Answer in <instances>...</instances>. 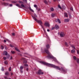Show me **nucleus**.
Here are the masks:
<instances>
[{
	"label": "nucleus",
	"mask_w": 79,
	"mask_h": 79,
	"mask_svg": "<svg viewBox=\"0 0 79 79\" xmlns=\"http://www.w3.org/2000/svg\"><path fill=\"white\" fill-rule=\"evenodd\" d=\"M40 62V63H41V64H43L44 65H46V66H47L49 67H50V66H52V67H53V68H56V69H59V70H60L61 71H63L64 73H67V70H66V69L65 68H61V69L60 68H59V67L57 66H55L53 64H48V63H47L45 62L41 61Z\"/></svg>",
	"instance_id": "obj_1"
},
{
	"label": "nucleus",
	"mask_w": 79,
	"mask_h": 79,
	"mask_svg": "<svg viewBox=\"0 0 79 79\" xmlns=\"http://www.w3.org/2000/svg\"><path fill=\"white\" fill-rule=\"evenodd\" d=\"M45 51L48 55V56L47 57L48 58H52L55 61L57 62V63H58V61H57L56 59L52 55V54L50 53V52H49V51L48 49H45Z\"/></svg>",
	"instance_id": "obj_2"
},
{
	"label": "nucleus",
	"mask_w": 79,
	"mask_h": 79,
	"mask_svg": "<svg viewBox=\"0 0 79 79\" xmlns=\"http://www.w3.org/2000/svg\"><path fill=\"white\" fill-rule=\"evenodd\" d=\"M31 16L33 18V19H34V20L35 21H36V22H37V23H38V24H40V25L41 26L42 28L43 29L44 32H45V31L44 30V27H43L42 26V25H41V24H42V21H41V20H37V19H36V18H35V17L34 16H33V15H31Z\"/></svg>",
	"instance_id": "obj_3"
},
{
	"label": "nucleus",
	"mask_w": 79,
	"mask_h": 79,
	"mask_svg": "<svg viewBox=\"0 0 79 79\" xmlns=\"http://www.w3.org/2000/svg\"><path fill=\"white\" fill-rule=\"evenodd\" d=\"M36 73L37 74H39V75H42V74H44V73L43 72H42V70H39L38 72H36Z\"/></svg>",
	"instance_id": "obj_4"
},
{
	"label": "nucleus",
	"mask_w": 79,
	"mask_h": 79,
	"mask_svg": "<svg viewBox=\"0 0 79 79\" xmlns=\"http://www.w3.org/2000/svg\"><path fill=\"white\" fill-rule=\"evenodd\" d=\"M19 3H21V6H22V7H23V8H25V6H24V4H24V2H23L21 1H19Z\"/></svg>",
	"instance_id": "obj_5"
},
{
	"label": "nucleus",
	"mask_w": 79,
	"mask_h": 79,
	"mask_svg": "<svg viewBox=\"0 0 79 79\" xmlns=\"http://www.w3.org/2000/svg\"><path fill=\"white\" fill-rule=\"evenodd\" d=\"M45 26H46L47 27H50V24L48 22H46L45 23Z\"/></svg>",
	"instance_id": "obj_6"
},
{
	"label": "nucleus",
	"mask_w": 79,
	"mask_h": 79,
	"mask_svg": "<svg viewBox=\"0 0 79 79\" xmlns=\"http://www.w3.org/2000/svg\"><path fill=\"white\" fill-rule=\"evenodd\" d=\"M55 28L56 29H59L60 27L58 25H55Z\"/></svg>",
	"instance_id": "obj_7"
},
{
	"label": "nucleus",
	"mask_w": 79,
	"mask_h": 79,
	"mask_svg": "<svg viewBox=\"0 0 79 79\" xmlns=\"http://www.w3.org/2000/svg\"><path fill=\"white\" fill-rule=\"evenodd\" d=\"M64 35V34L63 32H61L60 33V37H63Z\"/></svg>",
	"instance_id": "obj_8"
},
{
	"label": "nucleus",
	"mask_w": 79,
	"mask_h": 79,
	"mask_svg": "<svg viewBox=\"0 0 79 79\" xmlns=\"http://www.w3.org/2000/svg\"><path fill=\"white\" fill-rule=\"evenodd\" d=\"M16 6H18L19 8H22V7H21V6L19 5V4L17 3L15 4Z\"/></svg>",
	"instance_id": "obj_9"
},
{
	"label": "nucleus",
	"mask_w": 79,
	"mask_h": 79,
	"mask_svg": "<svg viewBox=\"0 0 79 79\" xmlns=\"http://www.w3.org/2000/svg\"><path fill=\"white\" fill-rule=\"evenodd\" d=\"M29 10H30V11H31V12H32L33 13H34V10L31 9V6H30V7H29Z\"/></svg>",
	"instance_id": "obj_10"
},
{
	"label": "nucleus",
	"mask_w": 79,
	"mask_h": 79,
	"mask_svg": "<svg viewBox=\"0 0 79 79\" xmlns=\"http://www.w3.org/2000/svg\"><path fill=\"white\" fill-rule=\"evenodd\" d=\"M64 16L65 17H66V18H68V14L67 13H64Z\"/></svg>",
	"instance_id": "obj_11"
},
{
	"label": "nucleus",
	"mask_w": 79,
	"mask_h": 79,
	"mask_svg": "<svg viewBox=\"0 0 79 79\" xmlns=\"http://www.w3.org/2000/svg\"><path fill=\"white\" fill-rule=\"evenodd\" d=\"M69 19H64V22H65V23H66V22H69Z\"/></svg>",
	"instance_id": "obj_12"
},
{
	"label": "nucleus",
	"mask_w": 79,
	"mask_h": 79,
	"mask_svg": "<svg viewBox=\"0 0 79 79\" xmlns=\"http://www.w3.org/2000/svg\"><path fill=\"white\" fill-rule=\"evenodd\" d=\"M7 54H8V53L7 52L4 51V53L3 54V55H7Z\"/></svg>",
	"instance_id": "obj_13"
},
{
	"label": "nucleus",
	"mask_w": 79,
	"mask_h": 79,
	"mask_svg": "<svg viewBox=\"0 0 79 79\" xmlns=\"http://www.w3.org/2000/svg\"><path fill=\"white\" fill-rule=\"evenodd\" d=\"M10 74V73H9V72H6L5 73V75L6 76H8V75H9Z\"/></svg>",
	"instance_id": "obj_14"
},
{
	"label": "nucleus",
	"mask_w": 79,
	"mask_h": 79,
	"mask_svg": "<svg viewBox=\"0 0 79 79\" xmlns=\"http://www.w3.org/2000/svg\"><path fill=\"white\" fill-rule=\"evenodd\" d=\"M15 49L16 51H17V52H20V51L19 50V49H18V48H17L15 47Z\"/></svg>",
	"instance_id": "obj_15"
},
{
	"label": "nucleus",
	"mask_w": 79,
	"mask_h": 79,
	"mask_svg": "<svg viewBox=\"0 0 79 79\" xmlns=\"http://www.w3.org/2000/svg\"><path fill=\"white\" fill-rule=\"evenodd\" d=\"M75 50L74 49H73L71 51V52L72 53H75Z\"/></svg>",
	"instance_id": "obj_16"
},
{
	"label": "nucleus",
	"mask_w": 79,
	"mask_h": 79,
	"mask_svg": "<svg viewBox=\"0 0 79 79\" xmlns=\"http://www.w3.org/2000/svg\"><path fill=\"white\" fill-rule=\"evenodd\" d=\"M46 47L47 48H50V45L49 44L47 45Z\"/></svg>",
	"instance_id": "obj_17"
},
{
	"label": "nucleus",
	"mask_w": 79,
	"mask_h": 79,
	"mask_svg": "<svg viewBox=\"0 0 79 79\" xmlns=\"http://www.w3.org/2000/svg\"><path fill=\"white\" fill-rule=\"evenodd\" d=\"M71 47L72 48H73L74 49H76V48H75V47H74V45H71Z\"/></svg>",
	"instance_id": "obj_18"
},
{
	"label": "nucleus",
	"mask_w": 79,
	"mask_h": 79,
	"mask_svg": "<svg viewBox=\"0 0 79 79\" xmlns=\"http://www.w3.org/2000/svg\"><path fill=\"white\" fill-rule=\"evenodd\" d=\"M51 11H53L54 10V9L53 7H51Z\"/></svg>",
	"instance_id": "obj_19"
},
{
	"label": "nucleus",
	"mask_w": 79,
	"mask_h": 79,
	"mask_svg": "<svg viewBox=\"0 0 79 79\" xmlns=\"http://www.w3.org/2000/svg\"><path fill=\"white\" fill-rule=\"evenodd\" d=\"M57 21L60 24L61 23V21H60V19H57Z\"/></svg>",
	"instance_id": "obj_20"
},
{
	"label": "nucleus",
	"mask_w": 79,
	"mask_h": 79,
	"mask_svg": "<svg viewBox=\"0 0 79 79\" xmlns=\"http://www.w3.org/2000/svg\"><path fill=\"white\" fill-rule=\"evenodd\" d=\"M4 63L5 64H8V61H5L4 62Z\"/></svg>",
	"instance_id": "obj_21"
},
{
	"label": "nucleus",
	"mask_w": 79,
	"mask_h": 79,
	"mask_svg": "<svg viewBox=\"0 0 79 79\" xmlns=\"http://www.w3.org/2000/svg\"><path fill=\"white\" fill-rule=\"evenodd\" d=\"M65 45H66V46L67 47L68 46V43H67L66 42H65Z\"/></svg>",
	"instance_id": "obj_22"
},
{
	"label": "nucleus",
	"mask_w": 79,
	"mask_h": 79,
	"mask_svg": "<svg viewBox=\"0 0 79 79\" xmlns=\"http://www.w3.org/2000/svg\"><path fill=\"white\" fill-rule=\"evenodd\" d=\"M23 1V2H25V3H27V0H22Z\"/></svg>",
	"instance_id": "obj_23"
},
{
	"label": "nucleus",
	"mask_w": 79,
	"mask_h": 79,
	"mask_svg": "<svg viewBox=\"0 0 79 79\" xmlns=\"http://www.w3.org/2000/svg\"><path fill=\"white\" fill-rule=\"evenodd\" d=\"M77 63H78V64H79V59H77Z\"/></svg>",
	"instance_id": "obj_24"
},
{
	"label": "nucleus",
	"mask_w": 79,
	"mask_h": 79,
	"mask_svg": "<svg viewBox=\"0 0 79 79\" xmlns=\"http://www.w3.org/2000/svg\"><path fill=\"white\" fill-rule=\"evenodd\" d=\"M34 7H35V8H36V10H37V5H35L34 6Z\"/></svg>",
	"instance_id": "obj_25"
},
{
	"label": "nucleus",
	"mask_w": 79,
	"mask_h": 79,
	"mask_svg": "<svg viewBox=\"0 0 79 79\" xmlns=\"http://www.w3.org/2000/svg\"><path fill=\"white\" fill-rule=\"evenodd\" d=\"M58 7L59 8H60V9H61V8H61V6H60V5H58Z\"/></svg>",
	"instance_id": "obj_26"
},
{
	"label": "nucleus",
	"mask_w": 79,
	"mask_h": 79,
	"mask_svg": "<svg viewBox=\"0 0 79 79\" xmlns=\"http://www.w3.org/2000/svg\"><path fill=\"white\" fill-rule=\"evenodd\" d=\"M69 18L70 19H71V18H72V16H71V14L69 15Z\"/></svg>",
	"instance_id": "obj_27"
},
{
	"label": "nucleus",
	"mask_w": 79,
	"mask_h": 79,
	"mask_svg": "<svg viewBox=\"0 0 79 79\" xmlns=\"http://www.w3.org/2000/svg\"><path fill=\"white\" fill-rule=\"evenodd\" d=\"M51 16H52V17H54V16H55V14H52L51 15Z\"/></svg>",
	"instance_id": "obj_28"
},
{
	"label": "nucleus",
	"mask_w": 79,
	"mask_h": 79,
	"mask_svg": "<svg viewBox=\"0 0 79 79\" xmlns=\"http://www.w3.org/2000/svg\"><path fill=\"white\" fill-rule=\"evenodd\" d=\"M11 52L12 53V54H15V51H11Z\"/></svg>",
	"instance_id": "obj_29"
},
{
	"label": "nucleus",
	"mask_w": 79,
	"mask_h": 79,
	"mask_svg": "<svg viewBox=\"0 0 79 79\" xmlns=\"http://www.w3.org/2000/svg\"><path fill=\"white\" fill-rule=\"evenodd\" d=\"M10 57V55H9L7 56V59H9Z\"/></svg>",
	"instance_id": "obj_30"
},
{
	"label": "nucleus",
	"mask_w": 79,
	"mask_h": 79,
	"mask_svg": "<svg viewBox=\"0 0 79 79\" xmlns=\"http://www.w3.org/2000/svg\"><path fill=\"white\" fill-rule=\"evenodd\" d=\"M20 69H21L22 70L23 69V67L22 66H20Z\"/></svg>",
	"instance_id": "obj_31"
},
{
	"label": "nucleus",
	"mask_w": 79,
	"mask_h": 79,
	"mask_svg": "<svg viewBox=\"0 0 79 79\" xmlns=\"http://www.w3.org/2000/svg\"><path fill=\"white\" fill-rule=\"evenodd\" d=\"M1 48L2 49H4V47L2 45L1 46Z\"/></svg>",
	"instance_id": "obj_32"
},
{
	"label": "nucleus",
	"mask_w": 79,
	"mask_h": 79,
	"mask_svg": "<svg viewBox=\"0 0 79 79\" xmlns=\"http://www.w3.org/2000/svg\"><path fill=\"white\" fill-rule=\"evenodd\" d=\"M11 67H10L9 69V71H11Z\"/></svg>",
	"instance_id": "obj_33"
},
{
	"label": "nucleus",
	"mask_w": 79,
	"mask_h": 79,
	"mask_svg": "<svg viewBox=\"0 0 79 79\" xmlns=\"http://www.w3.org/2000/svg\"><path fill=\"white\" fill-rule=\"evenodd\" d=\"M13 3H17V1H14L12 2Z\"/></svg>",
	"instance_id": "obj_34"
},
{
	"label": "nucleus",
	"mask_w": 79,
	"mask_h": 79,
	"mask_svg": "<svg viewBox=\"0 0 79 79\" xmlns=\"http://www.w3.org/2000/svg\"><path fill=\"white\" fill-rule=\"evenodd\" d=\"M27 61L26 60H24L23 61V62L24 63H27Z\"/></svg>",
	"instance_id": "obj_35"
},
{
	"label": "nucleus",
	"mask_w": 79,
	"mask_h": 79,
	"mask_svg": "<svg viewBox=\"0 0 79 79\" xmlns=\"http://www.w3.org/2000/svg\"><path fill=\"white\" fill-rule=\"evenodd\" d=\"M12 34L13 36H15V33H13Z\"/></svg>",
	"instance_id": "obj_36"
},
{
	"label": "nucleus",
	"mask_w": 79,
	"mask_h": 79,
	"mask_svg": "<svg viewBox=\"0 0 79 79\" xmlns=\"http://www.w3.org/2000/svg\"><path fill=\"white\" fill-rule=\"evenodd\" d=\"M44 2L46 4H47V1L46 0H44Z\"/></svg>",
	"instance_id": "obj_37"
},
{
	"label": "nucleus",
	"mask_w": 79,
	"mask_h": 79,
	"mask_svg": "<svg viewBox=\"0 0 79 79\" xmlns=\"http://www.w3.org/2000/svg\"><path fill=\"white\" fill-rule=\"evenodd\" d=\"M34 16H35V17H36V18H37V15H36L35 14H34Z\"/></svg>",
	"instance_id": "obj_38"
},
{
	"label": "nucleus",
	"mask_w": 79,
	"mask_h": 79,
	"mask_svg": "<svg viewBox=\"0 0 79 79\" xmlns=\"http://www.w3.org/2000/svg\"><path fill=\"white\" fill-rule=\"evenodd\" d=\"M10 46L12 48H13V47H14V46H13L12 44H10Z\"/></svg>",
	"instance_id": "obj_39"
},
{
	"label": "nucleus",
	"mask_w": 79,
	"mask_h": 79,
	"mask_svg": "<svg viewBox=\"0 0 79 79\" xmlns=\"http://www.w3.org/2000/svg\"><path fill=\"white\" fill-rule=\"evenodd\" d=\"M73 59H74V60H76V56H74Z\"/></svg>",
	"instance_id": "obj_40"
},
{
	"label": "nucleus",
	"mask_w": 79,
	"mask_h": 79,
	"mask_svg": "<svg viewBox=\"0 0 79 79\" xmlns=\"http://www.w3.org/2000/svg\"><path fill=\"white\" fill-rule=\"evenodd\" d=\"M3 59L4 60H6V57H4Z\"/></svg>",
	"instance_id": "obj_41"
},
{
	"label": "nucleus",
	"mask_w": 79,
	"mask_h": 79,
	"mask_svg": "<svg viewBox=\"0 0 79 79\" xmlns=\"http://www.w3.org/2000/svg\"><path fill=\"white\" fill-rule=\"evenodd\" d=\"M1 70H2V71H4V69L3 68V67H2Z\"/></svg>",
	"instance_id": "obj_42"
},
{
	"label": "nucleus",
	"mask_w": 79,
	"mask_h": 79,
	"mask_svg": "<svg viewBox=\"0 0 79 79\" xmlns=\"http://www.w3.org/2000/svg\"><path fill=\"white\" fill-rule=\"evenodd\" d=\"M70 10L72 11H73V7H71L70 8Z\"/></svg>",
	"instance_id": "obj_43"
},
{
	"label": "nucleus",
	"mask_w": 79,
	"mask_h": 79,
	"mask_svg": "<svg viewBox=\"0 0 79 79\" xmlns=\"http://www.w3.org/2000/svg\"><path fill=\"white\" fill-rule=\"evenodd\" d=\"M77 53L78 54H79V50H77Z\"/></svg>",
	"instance_id": "obj_44"
},
{
	"label": "nucleus",
	"mask_w": 79,
	"mask_h": 79,
	"mask_svg": "<svg viewBox=\"0 0 79 79\" xmlns=\"http://www.w3.org/2000/svg\"><path fill=\"white\" fill-rule=\"evenodd\" d=\"M12 59H13V57L12 56H11L10 57V60H12Z\"/></svg>",
	"instance_id": "obj_45"
},
{
	"label": "nucleus",
	"mask_w": 79,
	"mask_h": 79,
	"mask_svg": "<svg viewBox=\"0 0 79 79\" xmlns=\"http://www.w3.org/2000/svg\"><path fill=\"white\" fill-rule=\"evenodd\" d=\"M24 65L25 66H28V65H27V64H25Z\"/></svg>",
	"instance_id": "obj_46"
},
{
	"label": "nucleus",
	"mask_w": 79,
	"mask_h": 79,
	"mask_svg": "<svg viewBox=\"0 0 79 79\" xmlns=\"http://www.w3.org/2000/svg\"><path fill=\"white\" fill-rule=\"evenodd\" d=\"M4 78L5 79H8V78H7V77H5Z\"/></svg>",
	"instance_id": "obj_47"
},
{
	"label": "nucleus",
	"mask_w": 79,
	"mask_h": 79,
	"mask_svg": "<svg viewBox=\"0 0 79 79\" xmlns=\"http://www.w3.org/2000/svg\"><path fill=\"white\" fill-rule=\"evenodd\" d=\"M10 6H13V5H12V4H10Z\"/></svg>",
	"instance_id": "obj_48"
},
{
	"label": "nucleus",
	"mask_w": 79,
	"mask_h": 79,
	"mask_svg": "<svg viewBox=\"0 0 79 79\" xmlns=\"http://www.w3.org/2000/svg\"><path fill=\"white\" fill-rule=\"evenodd\" d=\"M24 60V58H22V59H21V60L22 61L23 60Z\"/></svg>",
	"instance_id": "obj_49"
},
{
	"label": "nucleus",
	"mask_w": 79,
	"mask_h": 79,
	"mask_svg": "<svg viewBox=\"0 0 79 79\" xmlns=\"http://www.w3.org/2000/svg\"><path fill=\"white\" fill-rule=\"evenodd\" d=\"M4 42L5 43L6 42V40H4Z\"/></svg>",
	"instance_id": "obj_50"
},
{
	"label": "nucleus",
	"mask_w": 79,
	"mask_h": 79,
	"mask_svg": "<svg viewBox=\"0 0 79 79\" xmlns=\"http://www.w3.org/2000/svg\"><path fill=\"white\" fill-rule=\"evenodd\" d=\"M40 8L38 9V11H40Z\"/></svg>",
	"instance_id": "obj_51"
},
{
	"label": "nucleus",
	"mask_w": 79,
	"mask_h": 79,
	"mask_svg": "<svg viewBox=\"0 0 79 79\" xmlns=\"http://www.w3.org/2000/svg\"><path fill=\"white\" fill-rule=\"evenodd\" d=\"M54 29H55V27H52V30Z\"/></svg>",
	"instance_id": "obj_52"
},
{
	"label": "nucleus",
	"mask_w": 79,
	"mask_h": 79,
	"mask_svg": "<svg viewBox=\"0 0 79 79\" xmlns=\"http://www.w3.org/2000/svg\"><path fill=\"white\" fill-rule=\"evenodd\" d=\"M47 31H48V32H49V31H50V30L49 29H48L47 30Z\"/></svg>",
	"instance_id": "obj_53"
},
{
	"label": "nucleus",
	"mask_w": 79,
	"mask_h": 79,
	"mask_svg": "<svg viewBox=\"0 0 79 79\" xmlns=\"http://www.w3.org/2000/svg\"><path fill=\"white\" fill-rule=\"evenodd\" d=\"M13 75V73H11V76H12V75Z\"/></svg>",
	"instance_id": "obj_54"
},
{
	"label": "nucleus",
	"mask_w": 79,
	"mask_h": 79,
	"mask_svg": "<svg viewBox=\"0 0 79 79\" xmlns=\"http://www.w3.org/2000/svg\"><path fill=\"white\" fill-rule=\"evenodd\" d=\"M27 71H28V70H29V69L27 68Z\"/></svg>",
	"instance_id": "obj_55"
},
{
	"label": "nucleus",
	"mask_w": 79,
	"mask_h": 79,
	"mask_svg": "<svg viewBox=\"0 0 79 79\" xmlns=\"http://www.w3.org/2000/svg\"><path fill=\"white\" fill-rule=\"evenodd\" d=\"M57 1L58 2H60V1H61V0H57Z\"/></svg>",
	"instance_id": "obj_56"
},
{
	"label": "nucleus",
	"mask_w": 79,
	"mask_h": 79,
	"mask_svg": "<svg viewBox=\"0 0 79 79\" xmlns=\"http://www.w3.org/2000/svg\"><path fill=\"white\" fill-rule=\"evenodd\" d=\"M56 0H53V1H54V2H56Z\"/></svg>",
	"instance_id": "obj_57"
},
{
	"label": "nucleus",
	"mask_w": 79,
	"mask_h": 79,
	"mask_svg": "<svg viewBox=\"0 0 79 79\" xmlns=\"http://www.w3.org/2000/svg\"><path fill=\"white\" fill-rule=\"evenodd\" d=\"M21 73H23V71H22V70L20 71Z\"/></svg>",
	"instance_id": "obj_58"
},
{
	"label": "nucleus",
	"mask_w": 79,
	"mask_h": 79,
	"mask_svg": "<svg viewBox=\"0 0 79 79\" xmlns=\"http://www.w3.org/2000/svg\"><path fill=\"white\" fill-rule=\"evenodd\" d=\"M3 1H5V0H2Z\"/></svg>",
	"instance_id": "obj_59"
},
{
	"label": "nucleus",
	"mask_w": 79,
	"mask_h": 79,
	"mask_svg": "<svg viewBox=\"0 0 79 79\" xmlns=\"http://www.w3.org/2000/svg\"><path fill=\"white\" fill-rule=\"evenodd\" d=\"M9 79H11L10 78H9Z\"/></svg>",
	"instance_id": "obj_60"
}]
</instances>
